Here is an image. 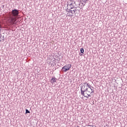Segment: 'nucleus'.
<instances>
[{"label": "nucleus", "instance_id": "nucleus-6", "mask_svg": "<svg viewBox=\"0 0 127 127\" xmlns=\"http://www.w3.org/2000/svg\"><path fill=\"white\" fill-rule=\"evenodd\" d=\"M0 41H4V36H2L0 34Z\"/></svg>", "mask_w": 127, "mask_h": 127}, {"label": "nucleus", "instance_id": "nucleus-15", "mask_svg": "<svg viewBox=\"0 0 127 127\" xmlns=\"http://www.w3.org/2000/svg\"><path fill=\"white\" fill-rule=\"evenodd\" d=\"M88 127H94L93 126L88 125Z\"/></svg>", "mask_w": 127, "mask_h": 127}, {"label": "nucleus", "instance_id": "nucleus-11", "mask_svg": "<svg viewBox=\"0 0 127 127\" xmlns=\"http://www.w3.org/2000/svg\"><path fill=\"white\" fill-rule=\"evenodd\" d=\"M80 52L81 53H84V49L83 48L80 49Z\"/></svg>", "mask_w": 127, "mask_h": 127}, {"label": "nucleus", "instance_id": "nucleus-10", "mask_svg": "<svg viewBox=\"0 0 127 127\" xmlns=\"http://www.w3.org/2000/svg\"><path fill=\"white\" fill-rule=\"evenodd\" d=\"M25 111V114H30V111H29L28 110L26 109Z\"/></svg>", "mask_w": 127, "mask_h": 127}, {"label": "nucleus", "instance_id": "nucleus-7", "mask_svg": "<svg viewBox=\"0 0 127 127\" xmlns=\"http://www.w3.org/2000/svg\"><path fill=\"white\" fill-rule=\"evenodd\" d=\"M86 94H87V96H86L84 95V96L85 98H89V97H91V94L90 93H86Z\"/></svg>", "mask_w": 127, "mask_h": 127}, {"label": "nucleus", "instance_id": "nucleus-13", "mask_svg": "<svg viewBox=\"0 0 127 127\" xmlns=\"http://www.w3.org/2000/svg\"><path fill=\"white\" fill-rule=\"evenodd\" d=\"M86 92H87V94H91V91H90L88 89H87V91Z\"/></svg>", "mask_w": 127, "mask_h": 127}, {"label": "nucleus", "instance_id": "nucleus-14", "mask_svg": "<svg viewBox=\"0 0 127 127\" xmlns=\"http://www.w3.org/2000/svg\"><path fill=\"white\" fill-rule=\"evenodd\" d=\"M55 60H57V61H59V60L58 58H57L56 59H55Z\"/></svg>", "mask_w": 127, "mask_h": 127}, {"label": "nucleus", "instance_id": "nucleus-5", "mask_svg": "<svg viewBox=\"0 0 127 127\" xmlns=\"http://www.w3.org/2000/svg\"><path fill=\"white\" fill-rule=\"evenodd\" d=\"M57 81V78H56L55 77H53L51 80V83L52 84H54L55 83H56Z\"/></svg>", "mask_w": 127, "mask_h": 127}, {"label": "nucleus", "instance_id": "nucleus-9", "mask_svg": "<svg viewBox=\"0 0 127 127\" xmlns=\"http://www.w3.org/2000/svg\"><path fill=\"white\" fill-rule=\"evenodd\" d=\"M91 90V94H93V93H94V92H95V90H94V89H93V88L91 87V88H89Z\"/></svg>", "mask_w": 127, "mask_h": 127}, {"label": "nucleus", "instance_id": "nucleus-8", "mask_svg": "<svg viewBox=\"0 0 127 127\" xmlns=\"http://www.w3.org/2000/svg\"><path fill=\"white\" fill-rule=\"evenodd\" d=\"M87 86L89 88V89H91V88H92V89H94V87L91 86V85H90V83H87Z\"/></svg>", "mask_w": 127, "mask_h": 127}, {"label": "nucleus", "instance_id": "nucleus-12", "mask_svg": "<svg viewBox=\"0 0 127 127\" xmlns=\"http://www.w3.org/2000/svg\"><path fill=\"white\" fill-rule=\"evenodd\" d=\"M87 1H88V0H82V1L84 2V3H86Z\"/></svg>", "mask_w": 127, "mask_h": 127}, {"label": "nucleus", "instance_id": "nucleus-4", "mask_svg": "<svg viewBox=\"0 0 127 127\" xmlns=\"http://www.w3.org/2000/svg\"><path fill=\"white\" fill-rule=\"evenodd\" d=\"M72 67V64H66L62 68V71L63 72H67V71H69V70H70V69H71V67Z\"/></svg>", "mask_w": 127, "mask_h": 127}, {"label": "nucleus", "instance_id": "nucleus-1", "mask_svg": "<svg viewBox=\"0 0 127 127\" xmlns=\"http://www.w3.org/2000/svg\"><path fill=\"white\" fill-rule=\"evenodd\" d=\"M19 14V10L16 9H12V11L9 13L8 22H9L11 25L16 24V23H17V22L16 21V17L18 16Z\"/></svg>", "mask_w": 127, "mask_h": 127}, {"label": "nucleus", "instance_id": "nucleus-3", "mask_svg": "<svg viewBox=\"0 0 127 127\" xmlns=\"http://www.w3.org/2000/svg\"><path fill=\"white\" fill-rule=\"evenodd\" d=\"M80 88L81 95L82 96H85V93L87 92L88 88L87 87L86 88V86L85 85H81Z\"/></svg>", "mask_w": 127, "mask_h": 127}, {"label": "nucleus", "instance_id": "nucleus-2", "mask_svg": "<svg viewBox=\"0 0 127 127\" xmlns=\"http://www.w3.org/2000/svg\"><path fill=\"white\" fill-rule=\"evenodd\" d=\"M76 2L74 1H68L67 2V9H66V11L67 12L71 13V14L68 15V16L72 17L73 16V14H74L77 11V8L74 5Z\"/></svg>", "mask_w": 127, "mask_h": 127}]
</instances>
